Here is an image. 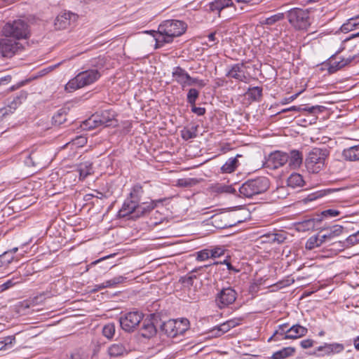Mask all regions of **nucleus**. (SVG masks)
I'll list each match as a JSON object with an SVG mask.
<instances>
[{
	"label": "nucleus",
	"mask_w": 359,
	"mask_h": 359,
	"mask_svg": "<svg viewBox=\"0 0 359 359\" xmlns=\"http://www.w3.org/2000/svg\"><path fill=\"white\" fill-rule=\"evenodd\" d=\"M193 85H196L199 88H202L206 85V83L202 79H199L198 78L191 77L190 76V79H189V83H188L187 86H191Z\"/></svg>",
	"instance_id": "nucleus-57"
},
{
	"label": "nucleus",
	"mask_w": 359,
	"mask_h": 359,
	"mask_svg": "<svg viewBox=\"0 0 359 359\" xmlns=\"http://www.w3.org/2000/svg\"><path fill=\"white\" fill-rule=\"evenodd\" d=\"M325 107L321 105H315L311 107H304L302 111L306 112L311 116L310 123H315L317 119V114L323 112Z\"/></svg>",
	"instance_id": "nucleus-31"
},
{
	"label": "nucleus",
	"mask_w": 359,
	"mask_h": 359,
	"mask_svg": "<svg viewBox=\"0 0 359 359\" xmlns=\"http://www.w3.org/2000/svg\"><path fill=\"white\" fill-rule=\"evenodd\" d=\"M308 330L299 324L292 325L287 329V334L283 337L285 339H295L305 336Z\"/></svg>",
	"instance_id": "nucleus-21"
},
{
	"label": "nucleus",
	"mask_w": 359,
	"mask_h": 359,
	"mask_svg": "<svg viewBox=\"0 0 359 359\" xmlns=\"http://www.w3.org/2000/svg\"><path fill=\"white\" fill-rule=\"evenodd\" d=\"M244 67L245 65L243 62L236 63L231 65L226 73V76L234 79L240 82L247 83L248 77L243 70Z\"/></svg>",
	"instance_id": "nucleus-17"
},
{
	"label": "nucleus",
	"mask_w": 359,
	"mask_h": 359,
	"mask_svg": "<svg viewBox=\"0 0 359 359\" xmlns=\"http://www.w3.org/2000/svg\"><path fill=\"white\" fill-rule=\"evenodd\" d=\"M192 179H180L178 180V184L183 187H189L193 184Z\"/></svg>",
	"instance_id": "nucleus-64"
},
{
	"label": "nucleus",
	"mask_w": 359,
	"mask_h": 359,
	"mask_svg": "<svg viewBox=\"0 0 359 359\" xmlns=\"http://www.w3.org/2000/svg\"><path fill=\"white\" fill-rule=\"evenodd\" d=\"M126 280V278L123 276H116L110 280H106L105 282V286L107 287H115L118 285L123 283Z\"/></svg>",
	"instance_id": "nucleus-44"
},
{
	"label": "nucleus",
	"mask_w": 359,
	"mask_h": 359,
	"mask_svg": "<svg viewBox=\"0 0 359 359\" xmlns=\"http://www.w3.org/2000/svg\"><path fill=\"white\" fill-rule=\"evenodd\" d=\"M25 163L27 166H32L42 168L46 166V162H44L39 152H32L25 160Z\"/></svg>",
	"instance_id": "nucleus-23"
},
{
	"label": "nucleus",
	"mask_w": 359,
	"mask_h": 359,
	"mask_svg": "<svg viewBox=\"0 0 359 359\" xmlns=\"http://www.w3.org/2000/svg\"><path fill=\"white\" fill-rule=\"evenodd\" d=\"M342 157L348 161H359V144L344 149L342 151Z\"/></svg>",
	"instance_id": "nucleus-25"
},
{
	"label": "nucleus",
	"mask_w": 359,
	"mask_h": 359,
	"mask_svg": "<svg viewBox=\"0 0 359 359\" xmlns=\"http://www.w3.org/2000/svg\"><path fill=\"white\" fill-rule=\"evenodd\" d=\"M314 341L310 339H304L300 342L302 348L306 349L311 348L313 346Z\"/></svg>",
	"instance_id": "nucleus-63"
},
{
	"label": "nucleus",
	"mask_w": 359,
	"mask_h": 359,
	"mask_svg": "<svg viewBox=\"0 0 359 359\" xmlns=\"http://www.w3.org/2000/svg\"><path fill=\"white\" fill-rule=\"evenodd\" d=\"M243 318H235L229 320L226 322L228 323L229 326L231 329V328H233V327L239 325L241 323V322L243 321Z\"/></svg>",
	"instance_id": "nucleus-61"
},
{
	"label": "nucleus",
	"mask_w": 359,
	"mask_h": 359,
	"mask_svg": "<svg viewBox=\"0 0 359 359\" xmlns=\"http://www.w3.org/2000/svg\"><path fill=\"white\" fill-rule=\"evenodd\" d=\"M143 319V314L138 311H130L122 314L119 318L121 328L128 332H133Z\"/></svg>",
	"instance_id": "nucleus-9"
},
{
	"label": "nucleus",
	"mask_w": 359,
	"mask_h": 359,
	"mask_svg": "<svg viewBox=\"0 0 359 359\" xmlns=\"http://www.w3.org/2000/svg\"><path fill=\"white\" fill-rule=\"evenodd\" d=\"M199 97V91L196 88H190L187 95V101L190 105L196 104Z\"/></svg>",
	"instance_id": "nucleus-43"
},
{
	"label": "nucleus",
	"mask_w": 359,
	"mask_h": 359,
	"mask_svg": "<svg viewBox=\"0 0 359 359\" xmlns=\"http://www.w3.org/2000/svg\"><path fill=\"white\" fill-rule=\"evenodd\" d=\"M189 321L187 319L172 320L164 322L161 325V329L168 337H174L182 334L187 329Z\"/></svg>",
	"instance_id": "nucleus-8"
},
{
	"label": "nucleus",
	"mask_w": 359,
	"mask_h": 359,
	"mask_svg": "<svg viewBox=\"0 0 359 359\" xmlns=\"http://www.w3.org/2000/svg\"><path fill=\"white\" fill-rule=\"evenodd\" d=\"M107 352L110 357H121L128 353V348L125 344L117 342L109 346Z\"/></svg>",
	"instance_id": "nucleus-24"
},
{
	"label": "nucleus",
	"mask_w": 359,
	"mask_h": 359,
	"mask_svg": "<svg viewBox=\"0 0 359 359\" xmlns=\"http://www.w3.org/2000/svg\"><path fill=\"white\" fill-rule=\"evenodd\" d=\"M320 237L313 236L310 237L306 243V248L308 250H313L316 247L321 245V242H319Z\"/></svg>",
	"instance_id": "nucleus-46"
},
{
	"label": "nucleus",
	"mask_w": 359,
	"mask_h": 359,
	"mask_svg": "<svg viewBox=\"0 0 359 359\" xmlns=\"http://www.w3.org/2000/svg\"><path fill=\"white\" fill-rule=\"evenodd\" d=\"M105 65V60L104 57L100 56L97 57L93 58L90 61V70H97L98 72H100V70L103 69Z\"/></svg>",
	"instance_id": "nucleus-40"
},
{
	"label": "nucleus",
	"mask_w": 359,
	"mask_h": 359,
	"mask_svg": "<svg viewBox=\"0 0 359 359\" xmlns=\"http://www.w3.org/2000/svg\"><path fill=\"white\" fill-rule=\"evenodd\" d=\"M27 93L25 90H21L13 98L12 101L9 102L8 106L3 108L6 109V112L8 115L13 114L18 106H20L22 102L27 99Z\"/></svg>",
	"instance_id": "nucleus-20"
},
{
	"label": "nucleus",
	"mask_w": 359,
	"mask_h": 359,
	"mask_svg": "<svg viewBox=\"0 0 359 359\" xmlns=\"http://www.w3.org/2000/svg\"><path fill=\"white\" fill-rule=\"evenodd\" d=\"M23 49V46L8 37L0 39V54L4 57H11Z\"/></svg>",
	"instance_id": "nucleus-10"
},
{
	"label": "nucleus",
	"mask_w": 359,
	"mask_h": 359,
	"mask_svg": "<svg viewBox=\"0 0 359 359\" xmlns=\"http://www.w3.org/2000/svg\"><path fill=\"white\" fill-rule=\"evenodd\" d=\"M143 194L144 190L142 186L140 184H135L132 187L128 198L138 204Z\"/></svg>",
	"instance_id": "nucleus-30"
},
{
	"label": "nucleus",
	"mask_w": 359,
	"mask_h": 359,
	"mask_svg": "<svg viewBox=\"0 0 359 359\" xmlns=\"http://www.w3.org/2000/svg\"><path fill=\"white\" fill-rule=\"evenodd\" d=\"M142 325L140 328L141 335L144 338H151L156 333L155 322L157 320L155 314H151L149 318L142 319Z\"/></svg>",
	"instance_id": "nucleus-16"
},
{
	"label": "nucleus",
	"mask_w": 359,
	"mask_h": 359,
	"mask_svg": "<svg viewBox=\"0 0 359 359\" xmlns=\"http://www.w3.org/2000/svg\"><path fill=\"white\" fill-rule=\"evenodd\" d=\"M233 4L232 0H215L209 4V8L212 12H217L219 16L220 12L225 8Z\"/></svg>",
	"instance_id": "nucleus-28"
},
{
	"label": "nucleus",
	"mask_w": 359,
	"mask_h": 359,
	"mask_svg": "<svg viewBox=\"0 0 359 359\" xmlns=\"http://www.w3.org/2000/svg\"><path fill=\"white\" fill-rule=\"evenodd\" d=\"M347 246H352L359 243V230L350 235L346 240Z\"/></svg>",
	"instance_id": "nucleus-51"
},
{
	"label": "nucleus",
	"mask_w": 359,
	"mask_h": 359,
	"mask_svg": "<svg viewBox=\"0 0 359 359\" xmlns=\"http://www.w3.org/2000/svg\"><path fill=\"white\" fill-rule=\"evenodd\" d=\"M359 27V15L351 18L346 22L344 23L340 29L342 32H349Z\"/></svg>",
	"instance_id": "nucleus-34"
},
{
	"label": "nucleus",
	"mask_w": 359,
	"mask_h": 359,
	"mask_svg": "<svg viewBox=\"0 0 359 359\" xmlns=\"http://www.w3.org/2000/svg\"><path fill=\"white\" fill-rule=\"evenodd\" d=\"M288 159L289 156L287 153L276 151L269 154L264 165L266 168L275 170L285 165Z\"/></svg>",
	"instance_id": "nucleus-12"
},
{
	"label": "nucleus",
	"mask_w": 359,
	"mask_h": 359,
	"mask_svg": "<svg viewBox=\"0 0 359 359\" xmlns=\"http://www.w3.org/2000/svg\"><path fill=\"white\" fill-rule=\"evenodd\" d=\"M72 143L78 147H81L87 143V138L82 135L77 136L72 140Z\"/></svg>",
	"instance_id": "nucleus-58"
},
{
	"label": "nucleus",
	"mask_w": 359,
	"mask_h": 359,
	"mask_svg": "<svg viewBox=\"0 0 359 359\" xmlns=\"http://www.w3.org/2000/svg\"><path fill=\"white\" fill-rule=\"evenodd\" d=\"M240 157H242L241 154H237L233 158H229L221 167V172L222 173H231L234 172L239 165L238 158Z\"/></svg>",
	"instance_id": "nucleus-29"
},
{
	"label": "nucleus",
	"mask_w": 359,
	"mask_h": 359,
	"mask_svg": "<svg viewBox=\"0 0 359 359\" xmlns=\"http://www.w3.org/2000/svg\"><path fill=\"white\" fill-rule=\"evenodd\" d=\"M102 76L97 70L86 69L79 72L75 77L70 79L65 85V90L73 92L96 82Z\"/></svg>",
	"instance_id": "nucleus-4"
},
{
	"label": "nucleus",
	"mask_w": 359,
	"mask_h": 359,
	"mask_svg": "<svg viewBox=\"0 0 359 359\" xmlns=\"http://www.w3.org/2000/svg\"><path fill=\"white\" fill-rule=\"evenodd\" d=\"M237 298L236 291L231 287L222 288L215 297V302L219 309L232 304Z\"/></svg>",
	"instance_id": "nucleus-11"
},
{
	"label": "nucleus",
	"mask_w": 359,
	"mask_h": 359,
	"mask_svg": "<svg viewBox=\"0 0 359 359\" xmlns=\"http://www.w3.org/2000/svg\"><path fill=\"white\" fill-rule=\"evenodd\" d=\"M230 327L229 326L228 323L226 321L224 323H222L219 326L216 327L214 330L217 331L216 334L217 336H220L226 332H227L229 330H230Z\"/></svg>",
	"instance_id": "nucleus-54"
},
{
	"label": "nucleus",
	"mask_w": 359,
	"mask_h": 359,
	"mask_svg": "<svg viewBox=\"0 0 359 359\" xmlns=\"http://www.w3.org/2000/svg\"><path fill=\"white\" fill-rule=\"evenodd\" d=\"M340 213H341L340 211H339L337 210L327 209V210H323V212H321L320 215L322 216V219L323 217L332 218V217L339 216L340 215Z\"/></svg>",
	"instance_id": "nucleus-53"
},
{
	"label": "nucleus",
	"mask_w": 359,
	"mask_h": 359,
	"mask_svg": "<svg viewBox=\"0 0 359 359\" xmlns=\"http://www.w3.org/2000/svg\"><path fill=\"white\" fill-rule=\"evenodd\" d=\"M288 323H283L278 325V329L275 331V336L284 337L287 334Z\"/></svg>",
	"instance_id": "nucleus-56"
},
{
	"label": "nucleus",
	"mask_w": 359,
	"mask_h": 359,
	"mask_svg": "<svg viewBox=\"0 0 359 359\" xmlns=\"http://www.w3.org/2000/svg\"><path fill=\"white\" fill-rule=\"evenodd\" d=\"M67 121V111L65 109H59L53 116L52 122L55 126H60Z\"/></svg>",
	"instance_id": "nucleus-37"
},
{
	"label": "nucleus",
	"mask_w": 359,
	"mask_h": 359,
	"mask_svg": "<svg viewBox=\"0 0 359 359\" xmlns=\"http://www.w3.org/2000/svg\"><path fill=\"white\" fill-rule=\"evenodd\" d=\"M217 191L220 193L237 194L236 189L232 185H219L217 187Z\"/></svg>",
	"instance_id": "nucleus-50"
},
{
	"label": "nucleus",
	"mask_w": 359,
	"mask_h": 359,
	"mask_svg": "<svg viewBox=\"0 0 359 359\" xmlns=\"http://www.w3.org/2000/svg\"><path fill=\"white\" fill-rule=\"evenodd\" d=\"M78 19V15L70 11L60 13L55 18L54 25L57 29H64Z\"/></svg>",
	"instance_id": "nucleus-14"
},
{
	"label": "nucleus",
	"mask_w": 359,
	"mask_h": 359,
	"mask_svg": "<svg viewBox=\"0 0 359 359\" xmlns=\"http://www.w3.org/2000/svg\"><path fill=\"white\" fill-rule=\"evenodd\" d=\"M210 256L212 258L219 257L224 255L225 249L223 247L217 246L210 249Z\"/></svg>",
	"instance_id": "nucleus-52"
},
{
	"label": "nucleus",
	"mask_w": 359,
	"mask_h": 359,
	"mask_svg": "<svg viewBox=\"0 0 359 359\" xmlns=\"http://www.w3.org/2000/svg\"><path fill=\"white\" fill-rule=\"evenodd\" d=\"M206 267L201 266L197 269L193 270L189 273H188L186 276L182 277L180 281L182 283L184 287H190L194 285V280L197 278L195 272L197 271L205 269Z\"/></svg>",
	"instance_id": "nucleus-36"
},
{
	"label": "nucleus",
	"mask_w": 359,
	"mask_h": 359,
	"mask_svg": "<svg viewBox=\"0 0 359 359\" xmlns=\"http://www.w3.org/2000/svg\"><path fill=\"white\" fill-rule=\"evenodd\" d=\"M287 19L296 29L306 30L311 25L309 11L307 9L294 8L288 11Z\"/></svg>",
	"instance_id": "nucleus-6"
},
{
	"label": "nucleus",
	"mask_w": 359,
	"mask_h": 359,
	"mask_svg": "<svg viewBox=\"0 0 359 359\" xmlns=\"http://www.w3.org/2000/svg\"><path fill=\"white\" fill-rule=\"evenodd\" d=\"M196 136V133L189 129H184L182 130V137L185 140L194 138Z\"/></svg>",
	"instance_id": "nucleus-60"
},
{
	"label": "nucleus",
	"mask_w": 359,
	"mask_h": 359,
	"mask_svg": "<svg viewBox=\"0 0 359 359\" xmlns=\"http://www.w3.org/2000/svg\"><path fill=\"white\" fill-rule=\"evenodd\" d=\"M344 349V346L340 343H332L327 344L325 343L323 345L320 346L317 348L316 351L323 352L322 355H330V354H336L343 351ZM318 355H321V354H318Z\"/></svg>",
	"instance_id": "nucleus-19"
},
{
	"label": "nucleus",
	"mask_w": 359,
	"mask_h": 359,
	"mask_svg": "<svg viewBox=\"0 0 359 359\" xmlns=\"http://www.w3.org/2000/svg\"><path fill=\"white\" fill-rule=\"evenodd\" d=\"M115 122V113L111 110H104L100 113H97L88 118L84 125L89 129L99 126L107 127L112 126Z\"/></svg>",
	"instance_id": "nucleus-7"
},
{
	"label": "nucleus",
	"mask_w": 359,
	"mask_h": 359,
	"mask_svg": "<svg viewBox=\"0 0 359 359\" xmlns=\"http://www.w3.org/2000/svg\"><path fill=\"white\" fill-rule=\"evenodd\" d=\"M221 264H226L227 269L230 271H233V273H238L240 271L239 269H236L230 262H229L226 259L223 262H215L211 264L205 265L204 267H210V271H216L218 269V266Z\"/></svg>",
	"instance_id": "nucleus-38"
},
{
	"label": "nucleus",
	"mask_w": 359,
	"mask_h": 359,
	"mask_svg": "<svg viewBox=\"0 0 359 359\" xmlns=\"http://www.w3.org/2000/svg\"><path fill=\"white\" fill-rule=\"evenodd\" d=\"M247 95L253 101H259L262 96V88L255 86L250 88L247 92Z\"/></svg>",
	"instance_id": "nucleus-41"
},
{
	"label": "nucleus",
	"mask_w": 359,
	"mask_h": 359,
	"mask_svg": "<svg viewBox=\"0 0 359 359\" xmlns=\"http://www.w3.org/2000/svg\"><path fill=\"white\" fill-rule=\"evenodd\" d=\"M330 154L326 147L313 148L307 154L305 159V165L309 172L318 173L325 167L326 158Z\"/></svg>",
	"instance_id": "nucleus-3"
},
{
	"label": "nucleus",
	"mask_w": 359,
	"mask_h": 359,
	"mask_svg": "<svg viewBox=\"0 0 359 359\" xmlns=\"http://www.w3.org/2000/svg\"><path fill=\"white\" fill-rule=\"evenodd\" d=\"M288 165L292 169H297L300 167L303 161L302 152L298 150H292L288 154Z\"/></svg>",
	"instance_id": "nucleus-26"
},
{
	"label": "nucleus",
	"mask_w": 359,
	"mask_h": 359,
	"mask_svg": "<svg viewBox=\"0 0 359 359\" xmlns=\"http://www.w3.org/2000/svg\"><path fill=\"white\" fill-rule=\"evenodd\" d=\"M172 76L173 81L178 83L183 90L187 87L190 75L184 69L180 66L174 67Z\"/></svg>",
	"instance_id": "nucleus-18"
},
{
	"label": "nucleus",
	"mask_w": 359,
	"mask_h": 359,
	"mask_svg": "<svg viewBox=\"0 0 359 359\" xmlns=\"http://www.w3.org/2000/svg\"><path fill=\"white\" fill-rule=\"evenodd\" d=\"M19 282V280H15V278L8 280L4 283L0 285L1 291L6 290Z\"/></svg>",
	"instance_id": "nucleus-59"
},
{
	"label": "nucleus",
	"mask_w": 359,
	"mask_h": 359,
	"mask_svg": "<svg viewBox=\"0 0 359 359\" xmlns=\"http://www.w3.org/2000/svg\"><path fill=\"white\" fill-rule=\"evenodd\" d=\"M304 184L303 177L297 172L292 173L287 178V184L292 188L302 187Z\"/></svg>",
	"instance_id": "nucleus-33"
},
{
	"label": "nucleus",
	"mask_w": 359,
	"mask_h": 359,
	"mask_svg": "<svg viewBox=\"0 0 359 359\" xmlns=\"http://www.w3.org/2000/svg\"><path fill=\"white\" fill-rule=\"evenodd\" d=\"M77 170L79 173V179L81 180H83L86 177L93 173L92 163L88 161L82 163L79 165Z\"/></svg>",
	"instance_id": "nucleus-35"
},
{
	"label": "nucleus",
	"mask_w": 359,
	"mask_h": 359,
	"mask_svg": "<svg viewBox=\"0 0 359 359\" xmlns=\"http://www.w3.org/2000/svg\"><path fill=\"white\" fill-rule=\"evenodd\" d=\"M185 22L177 20H168L159 25L158 30L146 31L151 34L155 41V48L158 49L165 43H171L175 37L182 35L186 30Z\"/></svg>",
	"instance_id": "nucleus-1"
},
{
	"label": "nucleus",
	"mask_w": 359,
	"mask_h": 359,
	"mask_svg": "<svg viewBox=\"0 0 359 359\" xmlns=\"http://www.w3.org/2000/svg\"><path fill=\"white\" fill-rule=\"evenodd\" d=\"M323 231L326 232L328 238H330L331 241L334 237L339 236L341 234L343 231V227L339 225H334L329 229L321 230L320 233H321Z\"/></svg>",
	"instance_id": "nucleus-39"
},
{
	"label": "nucleus",
	"mask_w": 359,
	"mask_h": 359,
	"mask_svg": "<svg viewBox=\"0 0 359 359\" xmlns=\"http://www.w3.org/2000/svg\"><path fill=\"white\" fill-rule=\"evenodd\" d=\"M191 111L198 116H203L205 114V109L204 107H196V104L191 105Z\"/></svg>",
	"instance_id": "nucleus-62"
},
{
	"label": "nucleus",
	"mask_w": 359,
	"mask_h": 359,
	"mask_svg": "<svg viewBox=\"0 0 359 359\" xmlns=\"http://www.w3.org/2000/svg\"><path fill=\"white\" fill-rule=\"evenodd\" d=\"M332 191V189H323L320 190L313 193H311L307 196V197L305 198V201L306 202L308 201H313L315 200H317L318 198H320L323 197L324 196L327 195V194H330Z\"/></svg>",
	"instance_id": "nucleus-42"
},
{
	"label": "nucleus",
	"mask_w": 359,
	"mask_h": 359,
	"mask_svg": "<svg viewBox=\"0 0 359 359\" xmlns=\"http://www.w3.org/2000/svg\"><path fill=\"white\" fill-rule=\"evenodd\" d=\"M210 249H204L197 252L196 259L198 261H205L211 257Z\"/></svg>",
	"instance_id": "nucleus-55"
},
{
	"label": "nucleus",
	"mask_w": 359,
	"mask_h": 359,
	"mask_svg": "<svg viewBox=\"0 0 359 359\" xmlns=\"http://www.w3.org/2000/svg\"><path fill=\"white\" fill-rule=\"evenodd\" d=\"M295 353V348L294 347L288 346L282 348L273 353L271 359H285L290 356H292Z\"/></svg>",
	"instance_id": "nucleus-32"
},
{
	"label": "nucleus",
	"mask_w": 359,
	"mask_h": 359,
	"mask_svg": "<svg viewBox=\"0 0 359 359\" xmlns=\"http://www.w3.org/2000/svg\"><path fill=\"white\" fill-rule=\"evenodd\" d=\"M13 259L14 257H11V252L5 251L0 255V267L8 266Z\"/></svg>",
	"instance_id": "nucleus-47"
},
{
	"label": "nucleus",
	"mask_w": 359,
	"mask_h": 359,
	"mask_svg": "<svg viewBox=\"0 0 359 359\" xmlns=\"http://www.w3.org/2000/svg\"><path fill=\"white\" fill-rule=\"evenodd\" d=\"M270 186L269 180L266 177H258L244 182L238 189V196L243 198L252 196L264 193Z\"/></svg>",
	"instance_id": "nucleus-2"
},
{
	"label": "nucleus",
	"mask_w": 359,
	"mask_h": 359,
	"mask_svg": "<svg viewBox=\"0 0 359 359\" xmlns=\"http://www.w3.org/2000/svg\"><path fill=\"white\" fill-rule=\"evenodd\" d=\"M165 199L152 200L149 203H139L137 205V218L149 213L153 210L158 203L164 201Z\"/></svg>",
	"instance_id": "nucleus-22"
},
{
	"label": "nucleus",
	"mask_w": 359,
	"mask_h": 359,
	"mask_svg": "<svg viewBox=\"0 0 359 359\" xmlns=\"http://www.w3.org/2000/svg\"><path fill=\"white\" fill-rule=\"evenodd\" d=\"M3 35L13 37L16 40L26 39L30 36V29L28 23L23 20L7 22L2 29Z\"/></svg>",
	"instance_id": "nucleus-5"
},
{
	"label": "nucleus",
	"mask_w": 359,
	"mask_h": 359,
	"mask_svg": "<svg viewBox=\"0 0 359 359\" xmlns=\"http://www.w3.org/2000/svg\"><path fill=\"white\" fill-rule=\"evenodd\" d=\"M353 60V57H340L339 60H337L335 55H332L326 62L327 66V71L330 74H334L337 71L341 69L344 67L350 64Z\"/></svg>",
	"instance_id": "nucleus-15"
},
{
	"label": "nucleus",
	"mask_w": 359,
	"mask_h": 359,
	"mask_svg": "<svg viewBox=\"0 0 359 359\" xmlns=\"http://www.w3.org/2000/svg\"><path fill=\"white\" fill-rule=\"evenodd\" d=\"M284 18V14L282 13H278L277 14L273 15L267 18H266L264 21V24L267 25H273L277 22H279Z\"/></svg>",
	"instance_id": "nucleus-48"
},
{
	"label": "nucleus",
	"mask_w": 359,
	"mask_h": 359,
	"mask_svg": "<svg viewBox=\"0 0 359 359\" xmlns=\"http://www.w3.org/2000/svg\"><path fill=\"white\" fill-rule=\"evenodd\" d=\"M137 203L127 198L118 212V217L119 218L137 219Z\"/></svg>",
	"instance_id": "nucleus-13"
},
{
	"label": "nucleus",
	"mask_w": 359,
	"mask_h": 359,
	"mask_svg": "<svg viewBox=\"0 0 359 359\" xmlns=\"http://www.w3.org/2000/svg\"><path fill=\"white\" fill-rule=\"evenodd\" d=\"M15 342L14 336H8L0 341V350H6L8 346H11Z\"/></svg>",
	"instance_id": "nucleus-49"
},
{
	"label": "nucleus",
	"mask_w": 359,
	"mask_h": 359,
	"mask_svg": "<svg viewBox=\"0 0 359 359\" xmlns=\"http://www.w3.org/2000/svg\"><path fill=\"white\" fill-rule=\"evenodd\" d=\"M103 335L107 339H111L115 334V325L114 323L105 325L102 329Z\"/></svg>",
	"instance_id": "nucleus-45"
},
{
	"label": "nucleus",
	"mask_w": 359,
	"mask_h": 359,
	"mask_svg": "<svg viewBox=\"0 0 359 359\" xmlns=\"http://www.w3.org/2000/svg\"><path fill=\"white\" fill-rule=\"evenodd\" d=\"M322 221V216L316 215L313 217L307 219L300 222L299 224V228L302 231H309L314 229L318 226L319 223Z\"/></svg>",
	"instance_id": "nucleus-27"
}]
</instances>
